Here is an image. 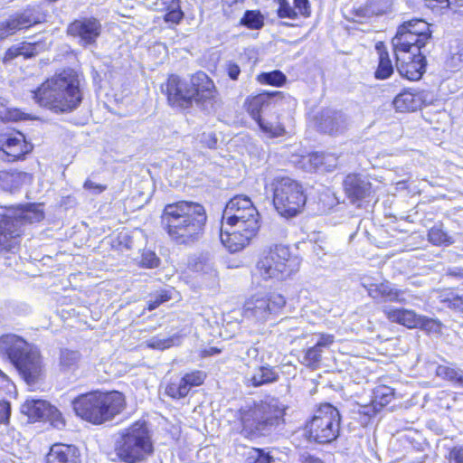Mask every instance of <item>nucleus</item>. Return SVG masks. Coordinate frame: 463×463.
<instances>
[{
  "instance_id": "obj_40",
  "label": "nucleus",
  "mask_w": 463,
  "mask_h": 463,
  "mask_svg": "<svg viewBox=\"0 0 463 463\" xmlns=\"http://www.w3.org/2000/svg\"><path fill=\"white\" fill-rule=\"evenodd\" d=\"M25 113L17 109L9 108L5 99L0 97V123L24 119Z\"/></svg>"
},
{
  "instance_id": "obj_45",
  "label": "nucleus",
  "mask_w": 463,
  "mask_h": 463,
  "mask_svg": "<svg viewBox=\"0 0 463 463\" xmlns=\"http://www.w3.org/2000/svg\"><path fill=\"white\" fill-rule=\"evenodd\" d=\"M172 298V290L171 289H160L154 294L151 295L149 300L147 301V309L154 310L157 308L161 304L170 300Z\"/></svg>"
},
{
  "instance_id": "obj_30",
  "label": "nucleus",
  "mask_w": 463,
  "mask_h": 463,
  "mask_svg": "<svg viewBox=\"0 0 463 463\" xmlns=\"http://www.w3.org/2000/svg\"><path fill=\"white\" fill-rule=\"evenodd\" d=\"M392 103L397 111H414L421 107L422 99L420 93L405 90L397 95Z\"/></svg>"
},
{
  "instance_id": "obj_47",
  "label": "nucleus",
  "mask_w": 463,
  "mask_h": 463,
  "mask_svg": "<svg viewBox=\"0 0 463 463\" xmlns=\"http://www.w3.org/2000/svg\"><path fill=\"white\" fill-rule=\"evenodd\" d=\"M258 80L261 83L281 86L286 81V76L279 71L264 72L259 75Z\"/></svg>"
},
{
  "instance_id": "obj_15",
  "label": "nucleus",
  "mask_w": 463,
  "mask_h": 463,
  "mask_svg": "<svg viewBox=\"0 0 463 463\" xmlns=\"http://www.w3.org/2000/svg\"><path fill=\"white\" fill-rule=\"evenodd\" d=\"M400 75L410 80H418L425 71V53L394 52Z\"/></svg>"
},
{
  "instance_id": "obj_61",
  "label": "nucleus",
  "mask_w": 463,
  "mask_h": 463,
  "mask_svg": "<svg viewBox=\"0 0 463 463\" xmlns=\"http://www.w3.org/2000/svg\"><path fill=\"white\" fill-rule=\"evenodd\" d=\"M226 71L229 77L233 80H236L241 73L240 67L236 63L231 61L227 63Z\"/></svg>"
},
{
  "instance_id": "obj_17",
  "label": "nucleus",
  "mask_w": 463,
  "mask_h": 463,
  "mask_svg": "<svg viewBox=\"0 0 463 463\" xmlns=\"http://www.w3.org/2000/svg\"><path fill=\"white\" fill-rule=\"evenodd\" d=\"M39 22V17L33 9L28 8L21 13H16L7 20L0 22V41Z\"/></svg>"
},
{
  "instance_id": "obj_64",
  "label": "nucleus",
  "mask_w": 463,
  "mask_h": 463,
  "mask_svg": "<svg viewBox=\"0 0 463 463\" xmlns=\"http://www.w3.org/2000/svg\"><path fill=\"white\" fill-rule=\"evenodd\" d=\"M449 307L459 311L463 312V296H456L450 298Z\"/></svg>"
},
{
  "instance_id": "obj_54",
  "label": "nucleus",
  "mask_w": 463,
  "mask_h": 463,
  "mask_svg": "<svg viewBox=\"0 0 463 463\" xmlns=\"http://www.w3.org/2000/svg\"><path fill=\"white\" fill-rule=\"evenodd\" d=\"M463 64V57L449 53L446 60V66L450 71H458L461 68Z\"/></svg>"
},
{
  "instance_id": "obj_50",
  "label": "nucleus",
  "mask_w": 463,
  "mask_h": 463,
  "mask_svg": "<svg viewBox=\"0 0 463 463\" xmlns=\"http://www.w3.org/2000/svg\"><path fill=\"white\" fill-rule=\"evenodd\" d=\"M137 263L142 268L154 269L159 266L160 259L154 251L150 250H145L142 252L140 260L137 261Z\"/></svg>"
},
{
  "instance_id": "obj_58",
  "label": "nucleus",
  "mask_w": 463,
  "mask_h": 463,
  "mask_svg": "<svg viewBox=\"0 0 463 463\" xmlns=\"http://www.w3.org/2000/svg\"><path fill=\"white\" fill-rule=\"evenodd\" d=\"M449 458L455 463H463V446H455L449 452Z\"/></svg>"
},
{
  "instance_id": "obj_62",
  "label": "nucleus",
  "mask_w": 463,
  "mask_h": 463,
  "mask_svg": "<svg viewBox=\"0 0 463 463\" xmlns=\"http://www.w3.org/2000/svg\"><path fill=\"white\" fill-rule=\"evenodd\" d=\"M427 5L435 7L439 5L441 8H449L452 10V1L450 0H425Z\"/></svg>"
},
{
  "instance_id": "obj_2",
  "label": "nucleus",
  "mask_w": 463,
  "mask_h": 463,
  "mask_svg": "<svg viewBox=\"0 0 463 463\" xmlns=\"http://www.w3.org/2000/svg\"><path fill=\"white\" fill-rule=\"evenodd\" d=\"M31 92L38 105L55 113L71 112L82 100L78 74L72 69L64 70L46 80Z\"/></svg>"
},
{
  "instance_id": "obj_22",
  "label": "nucleus",
  "mask_w": 463,
  "mask_h": 463,
  "mask_svg": "<svg viewBox=\"0 0 463 463\" xmlns=\"http://www.w3.org/2000/svg\"><path fill=\"white\" fill-rule=\"evenodd\" d=\"M24 412L29 415V417L43 419L45 417H52V421L55 427L61 428L64 426V420L61 418L60 411L51 406V404L43 400H32L27 401L24 404Z\"/></svg>"
},
{
  "instance_id": "obj_16",
  "label": "nucleus",
  "mask_w": 463,
  "mask_h": 463,
  "mask_svg": "<svg viewBox=\"0 0 463 463\" xmlns=\"http://www.w3.org/2000/svg\"><path fill=\"white\" fill-rule=\"evenodd\" d=\"M258 231L250 228H238L222 222L221 241L231 252L242 250L256 235Z\"/></svg>"
},
{
  "instance_id": "obj_3",
  "label": "nucleus",
  "mask_w": 463,
  "mask_h": 463,
  "mask_svg": "<svg viewBox=\"0 0 463 463\" xmlns=\"http://www.w3.org/2000/svg\"><path fill=\"white\" fill-rule=\"evenodd\" d=\"M165 92L173 107L188 108L194 101L208 113L216 110L217 90L213 81L203 71L196 72L189 80L171 75L166 82Z\"/></svg>"
},
{
  "instance_id": "obj_27",
  "label": "nucleus",
  "mask_w": 463,
  "mask_h": 463,
  "mask_svg": "<svg viewBox=\"0 0 463 463\" xmlns=\"http://www.w3.org/2000/svg\"><path fill=\"white\" fill-rule=\"evenodd\" d=\"M144 236L139 230L130 231L123 227L118 232V252L129 251L126 255L132 257L134 250H139L142 245Z\"/></svg>"
},
{
  "instance_id": "obj_44",
  "label": "nucleus",
  "mask_w": 463,
  "mask_h": 463,
  "mask_svg": "<svg viewBox=\"0 0 463 463\" xmlns=\"http://www.w3.org/2000/svg\"><path fill=\"white\" fill-rule=\"evenodd\" d=\"M180 337L177 335L166 338L154 336L146 341V345L153 349L165 350L173 345H178Z\"/></svg>"
},
{
  "instance_id": "obj_29",
  "label": "nucleus",
  "mask_w": 463,
  "mask_h": 463,
  "mask_svg": "<svg viewBox=\"0 0 463 463\" xmlns=\"http://www.w3.org/2000/svg\"><path fill=\"white\" fill-rule=\"evenodd\" d=\"M13 210V217L20 220L21 226L26 223L39 222L44 218V213L39 205L29 203L26 205H18Z\"/></svg>"
},
{
  "instance_id": "obj_24",
  "label": "nucleus",
  "mask_w": 463,
  "mask_h": 463,
  "mask_svg": "<svg viewBox=\"0 0 463 463\" xmlns=\"http://www.w3.org/2000/svg\"><path fill=\"white\" fill-rule=\"evenodd\" d=\"M44 463H80V453L73 445L53 444L45 456Z\"/></svg>"
},
{
  "instance_id": "obj_1",
  "label": "nucleus",
  "mask_w": 463,
  "mask_h": 463,
  "mask_svg": "<svg viewBox=\"0 0 463 463\" xmlns=\"http://www.w3.org/2000/svg\"><path fill=\"white\" fill-rule=\"evenodd\" d=\"M207 221L204 207L190 201H178L165 206L161 225L177 244H191L203 235Z\"/></svg>"
},
{
  "instance_id": "obj_38",
  "label": "nucleus",
  "mask_w": 463,
  "mask_h": 463,
  "mask_svg": "<svg viewBox=\"0 0 463 463\" xmlns=\"http://www.w3.org/2000/svg\"><path fill=\"white\" fill-rule=\"evenodd\" d=\"M394 397L393 389L386 386L380 385L373 390V403L374 408L377 406L384 407L389 404Z\"/></svg>"
},
{
  "instance_id": "obj_51",
  "label": "nucleus",
  "mask_w": 463,
  "mask_h": 463,
  "mask_svg": "<svg viewBox=\"0 0 463 463\" xmlns=\"http://www.w3.org/2000/svg\"><path fill=\"white\" fill-rule=\"evenodd\" d=\"M222 10L226 16L232 17L244 8V0H222Z\"/></svg>"
},
{
  "instance_id": "obj_63",
  "label": "nucleus",
  "mask_w": 463,
  "mask_h": 463,
  "mask_svg": "<svg viewBox=\"0 0 463 463\" xmlns=\"http://www.w3.org/2000/svg\"><path fill=\"white\" fill-rule=\"evenodd\" d=\"M299 461L300 463H325L321 458L311 455L308 452L302 453L300 455Z\"/></svg>"
},
{
  "instance_id": "obj_46",
  "label": "nucleus",
  "mask_w": 463,
  "mask_h": 463,
  "mask_svg": "<svg viewBox=\"0 0 463 463\" xmlns=\"http://www.w3.org/2000/svg\"><path fill=\"white\" fill-rule=\"evenodd\" d=\"M428 239L434 245L452 243L451 238L439 226H434L429 231Z\"/></svg>"
},
{
  "instance_id": "obj_59",
  "label": "nucleus",
  "mask_w": 463,
  "mask_h": 463,
  "mask_svg": "<svg viewBox=\"0 0 463 463\" xmlns=\"http://www.w3.org/2000/svg\"><path fill=\"white\" fill-rule=\"evenodd\" d=\"M449 53L463 57V42L460 40H453L449 43Z\"/></svg>"
},
{
  "instance_id": "obj_7",
  "label": "nucleus",
  "mask_w": 463,
  "mask_h": 463,
  "mask_svg": "<svg viewBox=\"0 0 463 463\" xmlns=\"http://www.w3.org/2000/svg\"><path fill=\"white\" fill-rule=\"evenodd\" d=\"M273 194V204L277 212L289 218L298 214L306 204L303 187L288 176H277L269 184Z\"/></svg>"
},
{
  "instance_id": "obj_48",
  "label": "nucleus",
  "mask_w": 463,
  "mask_h": 463,
  "mask_svg": "<svg viewBox=\"0 0 463 463\" xmlns=\"http://www.w3.org/2000/svg\"><path fill=\"white\" fill-rule=\"evenodd\" d=\"M273 458L263 449H252L245 460V463H273Z\"/></svg>"
},
{
  "instance_id": "obj_43",
  "label": "nucleus",
  "mask_w": 463,
  "mask_h": 463,
  "mask_svg": "<svg viewBox=\"0 0 463 463\" xmlns=\"http://www.w3.org/2000/svg\"><path fill=\"white\" fill-rule=\"evenodd\" d=\"M241 24L250 29L258 30L263 26L264 18L260 11H246Z\"/></svg>"
},
{
  "instance_id": "obj_49",
  "label": "nucleus",
  "mask_w": 463,
  "mask_h": 463,
  "mask_svg": "<svg viewBox=\"0 0 463 463\" xmlns=\"http://www.w3.org/2000/svg\"><path fill=\"white\" fill-rule=\"evenodd\" d=\"M205 379V373L201 371H195L190 373H186L181 378L183 384L186 387L188 392L192 387L201 385Z\"/></svg>"
},
{
  "instance_id": "obj_10",
  "label": "nucleus",
  "mask_w": 463,
  "mask_h": 463,
  "mask_svg": "<svg viewBox=\"0 0 463 463\" xmlns=\"http://www.w3.org/2000/svg\"><path fill=\"white\" fill-rule=\"evenodd\" d=\"M431 39L430 24L422 19L403 22L392 40L394 52L425 53L428 42Z\"/></svg>"
},
{
  "instance_id": "obj_23",
  "label": "nucleus",
  "mask_w": 463,
  "mask_h": 463,
  "mask_svg": "<svg viewBox=\"0 0 463 463\" xmlns=\"http://www.w3.org/2000/svg\"><path fill=\"white\" fill-rule=\"evenodd\" d=\"M344 189L347 197L355 202L370 194L372 184L365 176L350 174L344 180Z\"/></svg>"
},
{
  "instance_id": "obj_13",
  "label": "nucleus",
  "mask_w": 463,
  "mask_h": 463,
  "mask_svg": "<svg viewBox=\"0 0 463 463\" xmlns=\"http://www.w3.org/2000/svg\"><path fill=\"white\" fill-rule=\"evenodd\" d=\"M222 222L238 228H250L259 231L260 214L251 200L243 195L231 199L223 210Z\"/></svg>"
},
{
  "instance_id": "obj_6",
  "label": "nucleus",
  "mask_w": 463,
  "mask_h": 463,
  "mask_svg": "<svg viewBox=\"0 0 463 463\" xmlns=\"http://www.w3.org/2000/svg\"><path fill=\"white\" fill-rule=\"evenodd\" d=\"M116 392H91L80 394L72 401L75 413L93 424H102L113 418Z\"/></svg>"
},
{
  "instance_id": "obj_57",
  "label": "nucleus",
  "mask_w": 463,
  "mask_h": 463,
  "mask_svg": "<svg viewBox=\"0 0 463 463\" xmlns=\"http://www.w3.org/2000/svg\"><path fill=\"white\" fill-rule=\"evenodd\" d=\"M279 16L281 18L287 17L290 19H294L297 17V13L291 6L286 3L285 1L280 3L279 8L278 10Z\"/></svg>"
},
{
  "instance_id": "obj_25",
  "label": "nucleus",
  "mask_w": 463,
  "mask_h": 463,
  "mask_svg": "<svg viewBox=\"0 0 463 463\" xmlns=\"http://www.w3.org/2000/svg\"><path fill=\"white\" fill-rule=\"evenodd\" d=\"M99 23L96 19L75 21L68 27V33L79 36L86 44L91 43L99 35Z\"/></svg>"
},
{
  "instance_id": "obj_37",
  "label": "nucleus",
  "mask_w": 463,
  "mask_h": 463,
  "mask_svg": "<svg viewBox=\"0 0 463 463\" xmlns=\"http://www.w3.org/2000/svg\"><path fill=\"white\" fill-rule=\"evenodd\" d=\"M25 176L20 172H0V187L8 192H14L20 188Z\"/></svg>"
},
{
  "instance_id": "obj_9",
  "label": "nucleus",
  "mask_w": 463,
  "mask_h": 463,
  "mask_svg": "<svg viewBox=\"0 0 463 463\" xmlns=\"http://www.w3.org/2000/svg\"><path fill=\"white\" fill-rule=\"evenodd\" d=\"M299 262L291 256L289 249L276 244L265 251L257 264V269L264 279H286L298 269Z\"/></svg>"
},
{
  "instance_id": "obj_34",
  "label": "nucleus",
  "mask_w": 463,
  "mask_h": 463,
  "mask_svg": "<svg viewBox=\"0 0 463 463\" xmlns=\"http://www.w3.org/2000/svg\"><path fill=\"white\" fill-rule=\"evenodd\" d=\"M392 3L390 0H370L364 7L359 10L363 17H373L383 15L391 11Z\"/></svg>"
},
{
  "instance_id": "obj_8",
  "label": "nucleus",
  "mask_w": 463,
  "mask_h": 463,
  "mask_svg": "<svg viewBox=\"0 0 463 463\" xmlns=\"http://www.w3.org/2000/svg\"><path fill=\"white\" fill-rule=\"evenodd\" d=\"M154 452L150 431L145 421H137L122 433L118 456L127 463H137Z\"/></svg>"
},
{
  "instance_id": "obj_31",
  "label": "nucleus",
  "mask_w": 463,
  "mask_h": 463,
  "mask_svg": "<svg viewBox=\"0 0 463 463\" xmlns=\"http://www.w3.org/2000/svg\"><path fill=\"white\" fill-rule=\"evenodd\" d=\"M192 269L206 276L209 280L215 282L218 278V271L215 268L213 259L208 253H202L190 262Z\"/></svg>"
},
{
  "instance_id": "obj_14",
  "label": "nucleus",
  "mask_w": 463,
  "mask_h": 463,
  "mask_svg": "<svg viewBox=\"0 0 463 463\" xmlns=\"http://www.w3.org/2000/svg\"><path fill=\"white\" fill-rule=\"evenodd\" d=\"M285 304L286 299L279 293L255 295L245 301L242 316L248 320L264 323L277 315Z\"/></svg>"
},
{
  "instance_id": "obj_19",
  "label": "nucleus",
  "mask_w": 463,
  "mask_h": 463,
  "mask_svg": "<svg viewBox=\"0 0 463 463\" xmlns=\"http://www.w3.org/2000/svg\"><path fill=\"white\" fill-rule=\"evenodd\" d=\"M350 118L342 111L325 109L321 112L318 128L329 135L344 133L350 126Z\"/></svg>"
},
{
  "instance_id": "obj_20",
  "label": "nucleus",
  "mask_w": 463,
  "mask_h": 463,
  "mask_svg": "<svg viewBox=\"0 0 463 463\" xmlns=\"http://www.w3.org/2000/svg\"><path fill=\"white\" fill-rule=\"evenodd\" d=\"M13 210L0 214V245L5 250H11L15 244V239L23 232L20 220L13 217Z\"/></svg>"
},
{
  "instance_id": "obj_35",
  "label": "nucleus",
  "mask_w": 463,
  "mask_h": 463,
  "mask_svg": "<svg viewBox=\"0 0 463 463\" xmlns=\"http://www.w3.org/2000/svg\"><path fill=\"white\" fill-rule=\"evenodd\" d=\"M162 11L165 12L164 19L167 23L179 24L184 17L179 0H160Z\"/></svg>"
},
{
  "instance_id": "obj_12",
  "label": "nucleus",
  "mask_w": 463,
  "mask_h": 463,
  "mask_svg": "<svg viewBox=\"0 0 463 463\" xmlns=\"http://www.w3.org/2000/svg\"><path fill=\"white\" fill-rule=\"evenodd\" d=\"M273 98L274 94L263 92L249 99L246 103L247 111L268 137H278L285 133L284 127L277 120L278 117L273 119L268 115V112H277Z\"/></svg>"
},
{
  "instance_id": "obj_52",
  "label": "nucleus",
  "mask_w": 463,
  "mask_h": 463,
  "mask_svg": "<svg viewBox=\"0 0 463 463\" xmlns=\"http://www.w3.org/2000/svg\"><path fill=\"white\" fill-rule=\"evenodd\" d=\"M165 392L168 396L175 399L184 398L188 394V391L186 390V387L183 384L181 379L178 383H171L170 384H168L165 389Z\"/></svg>"
},
{
  "instance_id": "obj_26",
  "label": "nucleus",
  "mask_w": 463,
  "mask_h": 463,
  "mask_svg": "<svg viewBox=\"0 0 463 463\" xmlns=\"http://www.w3.org/2000/svg\"><path fill=\"white\" fill-rule=\"evenodd\" d=\"M383 312L389 321L402 325L408 328H418L420 325V316L413 310L384 307Z\"/></svg>"
},
{
  "instance_id": "obj_33",
  "label": "nucleus",
  "mask_w": 463,
  "mask_h": 463,
  "mask_svg": "<svg viewBox=\"0 0 463 463\" xmlns=\"http://www.w3.org/2000/svg\"><path fill=\"white\" fill-rule=\"evenodd\" d=\"M42 46L39 43H20L10 47L5 52V60H13L18 56H24L25 59L31 58L38 53V47Z\"/></svg>"
},
{
  "instance_id": "obj_4",
  "label": "nucleus",
  "mask_w": 463,
  "mask_h": 463,
  "mask_svg": "<svg viewBox=\"0 0 463 463\" xmlns=\"http://www.w3.org/2000/svg\"><path fill=\"white\" fill-rule=\"evenodd\" d=\"M0 355L14 365L28 384L35 383L43 374L39 350L16 335L0 336Z\"/></svg>"
},
{
  "instance_id": "obj_18",
  "label": "nucleus",
  "mask_w": 463,
  "mask_h": 463,
  "mask_svg": "<svg viewBox=\"0 0 463 463\" xmlns=\"http://www.w3.org/2000/svg\"><path fill=\"white\" fill-rule=\"evenodd\" d=\"M33 148V146L26 142L24 136L17 132L5 138L0 149V156L8 161H15L23 159Z\"/></svg>"
},
{
  "instance_id": "obj_42",
  "label": "nucleus",
  "mask_w": 463,
  "mask_h": 463,
  "mask_svg": "<svg viewBox=\"0 0 463 463\" xmlns=\"http://www.w3.org/2000/svg\"><path fill=\"white\" fill-rule=\"evenodd\" d=\"M322 353L323 351L314 345L304 351L301 363L307 367L317 369L321 362Z\"/></svg>"
},
{
  "instance_id": "obj_56",
  "label": "nucleus",
  "mask_w": 463,
  "mask_h": 463,
  "mask_svg": "<svg viewBox=\"0 0 463 463\" xmlns=\"http://www.w3.org/2000/svg\"><path fill=\"white\" fill-rule=\"evenodd\" d=\"M11 415V404L6 401H0V423L7 424Z\"/></svg>"
},
{
  "instance_id": "obj_36",
  "label": "nucleus",
  "mask_w": 463,
  "mask_h": 463,
  "mask_svg": "<svg viewBox=\"0 0 463 463\" xmlns=\"http://www.w3.org/2000/svg\"><path fill=\"white\" fill-rule=\"evenodd\" d=\"M80 354L79 351L68 348L60 350L59 355V367L62 372L74 370L80 360Z\"/></svg>"
},
{
  "instance_id": "obj_28",
  "label": "nucleus",
  "mask_w": 463,
  "mask_h": 463,
  "mask_svg": "<svg viewBox=\"0 0 463 463\" xmlns=\"http://www.w3.org/2000/svg\"><path fill=\"white\" fill-rule=\"evenodd\" d=\"M279 380V373L269 365L257 366L253 372H247L245 383L247 385L259 387L275 383Z\"/></svg>"
},
{
  "instance_id": "obj_21",
  "label": "nucleus",
  "mask_w": 463,
  "mask_h": 463,
  "mask_svg": "<svg viewBox=\"0 0 463 463\" xmlns=\"http://www.w3.org/2000/svg\"><path fill=\"white\" fill-rule=\"evenodd\" d=\"M368 292V295L377 301H390L398 303H406V292L396 288L391 282L383 281L381 283L363 284Z\"/></svg>"
},
{
  "instance_id": "obj_32",
  "label": "nucleus",
  "mask_w": 463,
  "mask_h": 463,
  "mask_svg": "<svg viewBox=\"0 0 463 463\" xmlns=\"http://www.w3.org/2000/svg\"><path fill=\"white\" fill-rule=\"evenodd\" d=\"M375 49L379 55V64L375 71V77L380 80L387 79L393 72L392 62L383 43H377Z\"/></svg>"
},
{
  "instance_id": "obj_55",
  "label": "nucleus",
  "mask_w": 463,
  "mask_h": 463,
  "mask_svg": "<svg viewBox=\"0 0 463 463\" xmlns=\"http://www.w3.org/2000/svg\"><path fill=\"white\" fill-rule=\"evenodd\" d=\"M334 341L335 336L333 335L319 334L318 339L315 343V345L323 351L324 348L329 347L334 343Z\"/></svg>"
},
{
  "instance_id": "obj_11",
  "label": "nucleus",
  "mask_w": 463,
  "mask_h": 463,
  "mask_svg": "<svg viewBox=\"0 0 463 463\" xmlns=\"http://www.w3.org/2000/svg\"><path fill=\"white\" fill-rule=\"evenodd\" d=\"M340 421V413L335 407L329 403L322 404L306 424V433L310 440L330 443L339 435Z\"/></svg>"
},
{
  "instance_id": "obj_39",
  "label": "nucleus",
  "mask_w": 463,
  "mask_h": 463,
  "mask_svg": "<svg viewBox=\"0 0 463 463\" xmlns=\"http://www.w3.org/2000/svg\"><path fill=\"white\" fill-rule=\"evenodd\" d=\"M149 200V196L139 189L135 188L130 192V196L124 200L126 209L135 211L144 206Z\"/></svg>"
},
{
  "instance_id": "obj_60",
  "label": "nucleus",
  "mask_w": 463,
  "mask_h": 463,
  "mask_svg": "<svg viewBox=\"0 0 463 463\" xmlns=\"http://www.w3.org/2000/svg\"><path fill=\"white\" fill-rule=\"evenodd\" d=\"M295 7L298 10V12L304 15H309V4L308 0H294Z\"/></svg>"
},
{
  "instance_id": "obj_53",
  "label": "nucleus",
  "mask_w": 463,
  "mask_h": 463,
  "mask_svg": "<svg viewBox=\"0 0 463 463\" xmlns=\"http://www.w3.org/2000/svg\"><path fill=\"white\" fill-rule=\"evenodd\" d=\"M419 322V328L433 333H438L440 331L441 324L437 320L420 316Z\"/></svg>"
},
{
  "instance_id": "obj_41",
  "label": "nucleus",
  "mask_w": 463,
  "mask_h": 463,
  "mask_svg": "<svg viewBox=\"0 0 463 463\" xmlns=\"http://www.w3.org/2000/svg\"><path fill=\"white\" fill-rule=\"evenodd\" d=\"M436 373L439 377L463 386V371L460 369L446 365H439L436 369Z\"/></svg>"
},
{
  "instance_id": "obj_5",
  "label": "nucleus",
  "mask_w": 463,
  "mask_h": 463,
  "mask_svg": "<svg viewBox=\"0 0 463 463\" xmlns=\"http://www.w3.org/2000/svg\"><path fill=\"white\" fill-rule=\"evenodd\" d=\"M286 407L279 399L270 398L241 412V433L245 436L263 435L279 424Z\"/></svg>"
}]
</instances>
